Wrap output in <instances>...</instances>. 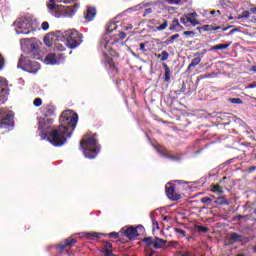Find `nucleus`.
<instances>
[{
    "label": "nucleus",
    "mask_w": 256,
    "mask_h": 256,
    "mask_svg": "<svg viewBox=\"0 0 256 256\" xmlns=\"http://www.w3.org/2000/svg\"><path fill=\"white\" fill-rule=\"evenodd\" d=\"M13 127V112L2 108L0 109V128L11 129Z\"/></svg>",
    "instance_id": "0eeeda50"
},
{
    "label": "nucleus",
    "mask_w": 256,
    "mask_h": 256,
    "mask_svg": "<svg viewBox=\"0 0 256 256\" xmlns=\"http://www.w3.org/2000/svg\"><path fill=\"white\" fill-rule=\"evenodd\" d=\"M233 33H235V29H232V30L230 31V35L233 34Z\"/></svg>",
    "instance_id": "338daca9"
},
{
    "label": "nucleus",
    "mask_w": 256,
    "mask_h": 256,
    "mask_svg": "<svg viewBox=\"0 0 256 256\" xmlns=\"http://www.w3.org/2000/svg\"><path fill=\"white\" fill-rule=\"evenodd\" d=\"M154 249H165L167 247V240L159 237L154 238Z\"/></svg>",
    "instance_id": "6ab92c4d"
},
{
    "label": "nucleus",
    "mask_w": 256,
    "mask_h": 256,
    "mask_svg": "<svg viewBox=\"0 0 256 256\" xmlns=\"http://www.w3.org/2000/svg\"><path fill=\"white\" fill-rule=\"evenodd\" d=\"M216 205H229V200L224 199L223 197H219L216 201H215Z\"/></svg>",
    "instance_id": "7c9ffc66"
},
{
    "label": "nucleus",
    "mask_w": 256,
    "mask_h": 256,
    "mask_svg": "<svg viewBox=\"0 0 256 256\" xmlns=\"http://www.w3.org/2000/svg\"><path fill=\"white\" fill-rule=\"evenodd\" d=\"M230 239H231L232 241H239V240L241 239V235H239V234H237V233H232V234L230 235Z\"/></svg>",
    "instance_id": "ea45409f"
},
{
    "label": "nucleus",
    "mask_w": 256,
    "mask_h": 256,
    "mask_svg": "<svg viewBox=\"0 0 256 256\" xmlns=\"http://www.w3.org/2000/svg\"><path fill=\"white\" fill-rule=\"evenodd\" d=\"M171 30H175V31H181V29H183V26H181V24L179 23V19H174L172 21V24L170 26Z\"/></svg>",
    "instance_id": "b1692460"
},
{
    "label": "nucleus",
    "mask_w": 256,
    "mask_h": 256,
    "mask_svg": "<svg viewBox=\"0 0 256 256\" xmlns=\"http://www.w3.org/2000/svg\"><path fill=\"white\" fill-rule=\"evenodd\" d=\"M51 4H48V9L50 11H55V9H57V7H59V5L54 4V3H64L65 5L69 4V3H73L75 2V0H49Z\"/></svg>",
    "instance_id": "f3484780"
},
{
    "label": "nucleus",
    "mask_w": 256,
    "mask_h": 256,
    "mask_svg": "<svg viewBox=\"0 0 256 256\" xmlns=\"http://www.w3.org/2000/svg\"><path fill=\"white\" fill-rule=\"evenodd\" d=\"M140 51L147 53V49H145V43H140Z\"/></svg>",
    "instance_id": "864d4df0"
},
{
    "label": "nucleus",
    "mask_w": 256,
    "mask_h": 256,
    "mask_svg": "<svg viewBox=\"0 0 256 256\" xmlns=\"http://www.w3.org/2000/svg\"><path fill=\"white\" fill-rule=\"evenodd\" d=\"M95 15H97V10L93 7H88L84 14V19H86V21H93V19H95Z\"/></svg>",
    "instance_id": "a211bd4d"
},
{
    "label": "nucleus",
    "mask_w": 256,
    "mask_h": 256,
    "mask_svg": "<svg viewBox=\"0 0 256 256\" xmlns=\"http://www.w3.org/2000/svg\"><path fill=\"white\" fill-rule=\"evenodd\" d=\"M4 65H5V59H3V56H1L0 54V70L3 69Z\"/></svg>",
    "instance_id": "3c124183"
},
{
    "label": "nucleus",
    "mask_w": 256,
    "mask_h": 256,
    "mask_svg": "<svg viewBox=\"0 0 256 256\" xmlns=\"http://www.w3.org/2000/svg\"><path fill=\"white\" fill-rule=\"evenodd\" d=\"M59 51H65V47H63V45H60V48H58Z\"/></svg>",
    "instance_id": "052dcab7"
},
{
    "label": "nucleus",
    "mask_w": 256,
    "mask_h": 256,
    "mask_svg": "<svg viewBox=\"0 0 256 256\" xmlns=\"http://www.w3.org/2000/svg\"><path fill=\"white\" fill-rule=\"evenodd\" d=\"M213 191H214V193H220V192H221V187H219V186H214Z\"/></svg>",
    "instance_id": "6e6d98bb"
},
{
    "label": "nucleus",
    "mask_w": 256,
    "mask_h": 256,
    "mask_svg": "<svg viewBox=\"0 0 256 256\" xmlns=\"http://www.w3.org/2000/svg\"><path fill=\"white\" fill-rule=\"evenodd\" d=\"M119 26L117 25L116 22H112L110 24H108L106 31L107 33H113L115 30H117Z\"/></svg>",
    "instance_id": "cd10ccee"
},
{
    "label": "nucleus",
    "mask_w": 256,
    "mask_h": 256,
    "mask_svg": "<svg viewBox=\"0 0 256 256\" xmlns=\"http://www.w3.org/2000/svg\"><path fill=\"white\" fill-rule=\"evenodd\" d=\"M230 103H234L235 105H241V103H243V100H241V98H231Z\"/></svg>",
    "instance_id": "a19ab883"
},
{
    "label": "nucleus",
    "mask_w": 256,
    "mask_h": 256,
    "mask_svg": "<svg viewBox=\"0 0 256 256\" xmlns=\"http://www.w3.org/2000/svg\"><path fill=\"white\" fill-rule=\"evenodd\" d=\"M44 44H45L47 47H51V41H49V36H45V37H44Z\"/></svg>",
    "instance_id": "de8ad7c7"
},
{
    "label": "nucleus",
    "mask_w": 256,
    "mask_h": 256,
    "mask_svg": "<svg viewBox=\"0 0 256 256\" xmlns=\"http://www.w3.org/2000/svg\"><path fill=\"white\" fill-rule=\"evenodd\" d=\"M67 255L71 256V251H66Z\"/></svg>",
    "instance_id": "69168bd1"
},
{
    "label": "nucleus",
    "mask_w": 256,
    "mask_h": 256,
    "mask_svg": "<svg viewBox=\"0 0 256 256\" xmlns=\"http://www.w3.org/2000/svg\"><path fill=\"white\" fill-rule=\"evenodd\" d=\"M188 19H191L192 21H197L195 18L197 17V12H192L187 14Z\"/></svg>",
    "instance_id": "37998d69"
},
{
    "label": "nucleus",
    "mask_w": 256,
    "mask_h": 256,
    "mask_svg": "<svg viewBox=\"0 0 256 256\" xmlns=\"http://www.w3.org/2000/svg\"><path fill=\"white\" fill-rule=\"evenodd\" d=\"M169 11H175V7H169Z\"/></svg>",
    "instance_id": "e2e57ef3"
},
{
    "label": "nucleus",
    "mask_w": 256,
    "mask_h": 256,
    "mask_svg": "<svg viewBox=\"0 0 256 256\" xmlns=\"http://www.w3.org/2000/svg\"><path fill=\"white\" fill-rule=\"evenodd\" d=\"M104 256H115L113 254V244H111V242H104Z\"/></svg>",
    "instance_id": "aec40b11"
},
{
    "label": "nucleus",
    "mask_w": 256,
    "mask_h": 256,
    "mask_svg": "<svg viewBox=\"0 0 256 256\" xmlns=\"http://www.w3.org/2000/svg\"><path fill=\"white\" fill-rule=\"evenodd\" d=\"M64 59L65 57H63V54L57 55L50 53L45 57L44 63L45 65H61V62L64 61Z\"/></svg>",
    "instance_id": "9d476101"
},
{
    "label": "nucleus",
    "mask_w": 256,
    "mask_h": 256,
    "mask_svg": "<svg viewBox=\"0 0 256 256\" xmlns=\"http://www.w3.org/2000/svg\"><path fill=\"white\" fill-rule=\"evenodd\" d=\"M154 148L156 149V151H158L159 155L161 157H164L165 159H169L170 161H176V162L183 160V154H176V155L169 154V150L160 145L154 146Z\"/></svg>",
    "instance_id": "1a4fd4ad"
},
{
    "label": "nucleus",
    "mask_w": 256,
    "mask_h": 256,
    "mask_svg": "<svg viewBox=\"0 0 256 256\" xmlns=\"http://www.w3.org/2000/svg\"><path fill=\"white\" fill-rule=\"evenodd\" d=\"M195 231H198L199 233H207V231H209V229L205 226H200V225H196L194 227Z\"/></svg>",
    "instance_id": "2f4dec72"
},
{
    "label": "nucleus",
    "mask_w": 256,
    "mask_h": 256,
    "mask_svg": "<svg viewBox=\"0 0 256 256\" xmlns=\"http://www.w3.org/2000/svg\"><path fill=\"white\" fill-rule=\"evenodd\" d=\"M163 67L165 70L164 81L165 83H169V81H171V69L166 63L163 64Z\"/></svg>",
    "instance_id": "5701e85b"
},
{
    "label": "nucleus",
    "mask_w": 256,
    "mask_h": 256,
    "mask_svg": "<svg viewBox=\"0 0 256 256\" xmlns=\"http://www.w3.org/2000/svg\"><path fill=\"white\" fill-rule=\"evenodd\" d=\"M231 47V42L228 44H217L211 47V51H224V49H229Z\"/></svg>",
    "instance_id": "4be33fe9"
},
{
    "label": "nucleus",
    "mask_w": 256,
    "mask_h": 256,
    "mask_svg": "<svg viewBox=\"0 0 256 256\" xmlns=\"http://www.w3.org/2000/svg\"><path fill=\"white\" fill-rule=\"evenodd\" d=\"M201 203H203L204 205H211V203H213V198L203 197L201 198Z\"/></svg>",
    "instance_id": "f704fd0d"
},
{
    "label": "nucleus",
    "mask_w": 256,
    "mask_h": 256,
    "mask_svg": "<svg viewBox=\"0 0 256 256\" xmlns=\"http://www.w3.org/2000/svg\"><path fill=\"white\" fill-rule=\"evenodd\" d=\"M150 219L152 220L153 231H155V229L159 230V222L153 219V213L150 214Z\"/></svg>",
    "instance_id": "72a5a7b5"
},
{
    "label": "nucleus",
    "mask_w": 256,
    "mask_h": 256,
    "mask_svg": "<svg viewBox=\"0 0 256 256\" xmlns=\"http://www.w3.org/2000/svg\"><path fill=\"white\" fill-rule=\"evenodd\" d=\"M122 232L124 233L125 237H128V239H135V237H139V232L137 231V228L133 226L128 228H122Z\"/></svg>",
    "instance_id": "ddd939ff"
},
{
    "label": "nucleus",
    "mask_w": 256,
    "mask_h": 256,
    "mask_svg": "<svg viewBox=\"0 0 256 256\" xmlns=\"http://www.w3.org/2000/svg\"><path fill=\"white\" fill-rule=\"evenodd\" d=\"M41 114L43 117L38 118V129L42 139H48L49 143L54 147H62L67 143V139H71L73 131L77 127L79 121V115L72 110H66L62 112L60 116V123L57 128L53 129L51 133V125H53V117L55 115V107L52 105H44L41 108Z\"/></svg>",
    "instance_id": "f257e3e1"
},
{
    "label": "nucleus",
    "mask_w": 256,
    "mask_h": 256,
    "mask_svg": "<svg viewBox=\"0 0 256 256\" xmlns=\"http://www.w3.org/2000/svg\"><path fill=\"white\" fill-rule=\"evenodd\" d=\"M143 241L148 247H154L155 245V238L153 237H146L143 239Z\"/></svg>",
    "instance_id": "c85d7f7f"
},
{
    "label": "nucleus",
    "mask_w": 256,
    "mask_h": 256,
    "mask_svg": "<svg viewBox=\"0 0 256 256\" xmlns=\"http://www.w3.org/2000/svg\"><path fill=\"white\" fill-rule=\"evenodd\" d=\"M168 247H173L174 249H179V242L170 241V242H168Z\"/></svg>",
    "instance_id": "4c0bfd02"
},
{
    "label": "nucleus",
    "mask_w": 256,
    "mask_h": 256,
    "mask_svg": "<svg viewBox=\"0 0 256 256\" xmlns=\"http://www.w3.org/2000/svg\"><path fill=\"white\" fill-rule=\"evenodd\" d=\"M251 11L254 15H256V7L255 8H251Z\"/></svg>",
    "instance_id": "680f3d73"
},
{
    "label": "nucleus",
    "mask_w": 256,
    "mask_h": 256,
    "mask_svg": "<svg viewBox=\"0 0 256 256\" xmlns=\"http://www.w3.org/2000/svg\"><path fill=\"white\" fill-rule=\"evenodd\" d=\"M7 88V81L4 78L0 77V105L5 103V89Z\"/></svg>",
    "instance_id": "2eb2a0df"
},
{
    "label": "nucleus",
    "mask_w": 256,
    "mask_h": 256,
    "mask_svg": "<svg viewBox=\"0 0 256 256\" xmlns=\"http://www.w3.org/2000/svg\"><path fill=\"white\" fill-rule=\"evenodd\" d=\"M111 45H113V42H111L109 39L104 38L100 41V49L106 59L105 61V65L106 67H110V69H115V64H113V59H111L109 57V51H111L112 47Z\"/></svg>",
    "instance_id": "423d86ee"
},
{
    "label": "nucleus",
    "mask_w": 256,
    "mask_h": 256,
    "mask_svg": "<svg viewBox=\"0 0 256 256\" xmlns=\"http://www.w3.org/2000/svg\"><path fill=\"white\" fill-rule=\"evenodd\" d=\"M138 229H140L141 231H143L144 228H143V226L140 225V226H138Z\"/></svg>",
    "instance_id": "0e129e2a"
},
{
    "label": "nucleus",
    "mask_w": 256,
    "mask_h": 256,
    "mask_svg": "<svg viewBox=\"0 0 256 256\" xmlns=\"http://www.w3.org/2000/svg\"><path fill=\"white\" fill-rule=\"evenodd\" d=\"M183 34L186 35V36L190 35L191 37H193L195 35V32H193V31H185Z\"/></svg>",
    "instance_id": "5fc2aeb1"
},
{
    "label": "nucleus",
    "mask_w": 256,
    "mask_h": 256,
    "mask_svg": "<svg viewBox=\"0 0 256 256\" xmlns=\"http://www.w3.org/2000/svg\"><path fill=\"white\" fill-rule=\"evenodd\" d=\"M33 103L35 107H41V105H43V100H41V98H35Z\"/></svg>",
    "instance_id": "79ce46f5"
},
{
    "label": "nucleus",
    "mask_w": 256,
    "mask_h": 256,
    "mask_svg": "<svg viewBox=\"0 0 256 256\" xmlns=\"http://www.w3.org/2000/svg\"><path fill=\"white\" fill-rule=\"evenodd\" d=\"M167 25H168L167 21H164L163 24H161L156 28V31H165V29H167Z\"/></svg>",
    "instance_id": "58836bf2"
},
{
    "label": "nucleus",
    "mask_w": 256,
    "mask_h": 256,
    "mask_svg": "<svg viewBox=\"0 0 256 256\" xmlns=\"http://www.w3.org/2000/svg\"><path fill=\"white\" fill-rule=\"evenodd\" d=\"M174 231H175L177 237H179V239H181V238L185 237V235H187V232L180 228H175Z\"/></svg>",
    "instance_id": "c756f323"
},
{
    "label": "nucleus",
    "mask_w": 256,
    "mask_h": 256,
    "mask_svg": "<svg viewBox=\"0 0 256 256\" xmlns=\"http://www.w3.org/2000/svg\"><path fill=\"white\" fill-rule=\"evenodd\" d=\"M175 39H179V34H174L168 39H166L163 43L164 45H172V43H175Z\"/></svg>",
    "instance_id": "a878e982"
},
{
    "label": "nucleus",
    "mask_w": 256,
    "mask_h": 256,
    "mask_svg": "<svg viewBox=\"0 0 256 256\" xmlns=\"http://www.w3.org/2000/svg\"><path fill=\"white\" fill-rule=\"evenodd\" d=\"M165 3H169V5H179L181 0H157L156 2H143L135 6V8H129L126 11H139V9H145V7H151V5H165Z\"/></svg>",
    "instance_id": "6e6552de"
},
{
    "label": "nucleus",
    "mask_w": 256,
    "mask_h": 256,
    "mask_svg": "<svg viewBox=\"0 0 256 256\" xmlns=\"http://www.w3.org/2000/svg\"><path fill=\"white\" fill-rule=\"evenodd\" d=\"M131 29H133V25H131V24H128L127 26H124L125 31H129Z\"/></svg>",
    "instance_id": "4d7b16f0"
},
{
    "label": "nucleus",
    "mask_w": 256,
    "mask_h": 256,
    "mask_svg": "<svg viewBox=\"0 0 256 256\" xmlns=\"http://www.w3.org/2000/svg\"><path fill=\"white\" fill-rule=\"evenodd\" d=\"M180 256H193V254L191 252H188V251H181Z\"/></svg>",
    "instance_id": "8fccbe9b"
},
{
    "label": "nucleus",
    "mask_w": 256,
    "mask_h": 256,
    "mask_svg": "<svg viewBox=\"0 0 256 256\" xmlns=\"http://www.w3.org/2000/svg\"><path fill=\"white\" fill-rule=\"evenodd\" d=\"M256 170V167L255 166H251L250 168H249V172L250 173H253V171H255Z\"/></svg>",
    "instance_id": "13d9d810"
},
{
    "label": "nucleus",
    "mask_w": 256,
    "mask_h": 256,
    "mask_svg": "<svg viewBox=\"0 0 256 256\" xmlns=\"http://www.w3.org/2000/svg\"><path fill=\"white\" fill-rule=\"evenodd\" d=\"M20 45L24 56L22 55L18 61V69H23L27 73H37L41 69L39 62L30 59H39V43L35 38H24L20 40ZM30 58V59H29Z\"/></svg>",
    "instance_id": "f03ea898"
},
{
    "label": "nucleus",
    "mask_w": 256,
    "mask_h": 256,
    "mask_svg": "<svg viewBox=\"0 0 256 256\" xmlns=\"http://www.w3.org/2000/svg\"><path fill=\"white\" fill-rule=\"evenodd\" d=\"M250 71H253V73H256V65L252 66V67L250 68Z\"/></svg>",
    "instance_id": "bf43d9fd"
},
{
    "label": "nucleus",
    "mask_w": 256,
    "mask_h": 256,
    "mask_svg": "<svg viewBox=\"0 0 256 256\" xmlns=\"http://www.w3.org/2000/svg\"><path fill=\"white\" fill-rule=\"evenodd\" d=\"M166 195L169 199H172L173 201H179L180 197L175 192V187L169 186V184L166 185Z\"/></svg>",
    "instance_id": "4468645a"
},
{
    "label": "nucleus",
    "mask_w": 256,
    "mask_h": 256,
    "mask_svg": "<svg viewBox=\"0 0 256 256\" xmlns=\"http://www.w3.org/2000/svg\"><path fill=\"white\" fill-rule=\"evenodd\" d=\"M101 235H104L105 237L108 236L112 239H119V233H117V232H111L109 234H101V233H97V232L86 233V236L88 237V239H99V237H101Z\"/></svg>",
    "instance_id": "9b49d317"
},
{
    "label": "nucleus",
    "mask_w": 256,
    "mask_h": 256,
    "mask_svg": "<svg viewBox=\"0 0 256 256\" xmlns=\"http://www.w3.org/2000/svg\"><path fill=\"white\" fill-rule=\"evenodd\" d=\"M220 5H221V7H223V9H227V7H229V5H231V1H229V0H220Z\"/></svg>",
    "instance_id": "e433bc0d"
},
{
    "label": "nucleus",
    "mask_w": 256,
    "mask_h": 256,
    "mask_svg": "<svg viewBox=\"0 0 256 256\" xmlns=\"http://www.w3.org/2000/svg\"><path fill=\"white\" fill-rule=\"evenodd\" d=\"M150 13H153V9L147 8V9H145L143 16L147 17V15H150Z\"/></svg>",
    "instance_id": "09e8293b"
},
{
    "label": "nucleus",
    "mask_w": 256,
    "mask_h": 256,
    "mask_svg": "<svg viewBox=\"0 0 256 256\" xmlns=\"http://www.w3.org/2000/svg\"><path fill=\"white\" fill-rule=\"evenodd\" d=\"M43 31H48L49 30V22L44 21L41 25Z\"/></svg>",
    "instance_id": "a18cd8bd"
},
{
    "label": "nucleus",
    "mask_w": 256,
    "mask_h": 256,
    "mask_svg": "<svg viewBox=\"0 0 256 256\" xmlns=\"http://www.w3.org/2000/svg\"><path fill=\"white\" fill-rule=\"evenodd\" d=\"M77 243V240L75 238L66 239L64 243L56 246V249H59L60 253H63L65 251V247H73Z\"/></svg>",
    "instance_id": "dca6fc26"
},
{
    "label": "nucleus",
    "mask_w": 256,
    "mask_h": 256,
    "mask_svg": "<svg viewBox=\"0 0 256 256\" xmlns=\"http://www.w3.org/2000/svg\"><path fill=\"white\" fill-rule=\"evenodd\" d=\"M203 29L204 31H218V29H221V26L213 27L211 25H204Z\"/></svg>",
    "instance_id": "473e14b6"
},
{
    "label": "nucleus",
    "mask_w": 256,
    "mask_h": 256,
    "mask_svg": "<svg viewBox=\"0 0 256 256\" xmlns=\"http://www.w3.org/2000/svg\"><path fill=\"white\" fill-rule=\"evenodd\" d=\"M180 22L182 25H187V23H191L194 27L195 25H199V21L197 20H191V18H188V16H183L180 18Z\"/></svg>",
    "instance_id": "412c9836"
},
{
    "label": "nucleus",
    "mask_w": 256,
    "mask_h": 256,
    "mask_svg": "<svg viewBox=\"0 0 256 256\" xmlns=\"http://www.w3.org/2000/svg\"><path fill=\"white\" fill-rule=\"evenodd\" d=\"M97 134L90 136L87 140L80 142V149L83 151V155L86 159H95L101 151V146L97 142Z\"/></svg>",
    "instance_id": "20e7f679"
},
{
    "label": "nucleus",
    "mask_w": 256,
    "mask_h": 256,
    "mask_svg": "<svg viewBox=\"0 0 256 256\" xmlns=\"http://www.w3.org/2000/svg\"><path fill=\"white\" fill-rule=\"evenodd\" d=\"M193 88H191V86H189L188 88H187V90H186V93H185V95L187 96V97H191V95H193Z\"/></svg>",
    "instance_id": "49530a36"
},
{
    "label": "nucleus",
    "mask_w": 256,
    "mask_h": 256,
    "mask_svg": "<svg viewBox=\"0 0 256 256\" xmlns=\"http://www.w3.org/2000/svg\"><path fill=\"white\" fill-rule=\"evenodd\" d=\"M187 89H188L187 84L185 82H183L182 86L180 88V93H184V95H185V93H187Z\"/></svg>",
    "instance_id": "c03bdc74"
},
{
    "label": "nucleus",
    "mask_w": 256,
    "mask_h": 256,
    "mask_svg": "<svg viewBox=\"0 0 256 256\" xmlns=\"http://www.w3.org/2000/svg\"><path fill=\"white\" fill-rule=\"evenodd\" d=\"M118 37H119V39L123 40V39H125V37H127V34L125 32H120L118 34Z\"/></svg>",
    "instance_id": "603ef678"
},
{
    "label": "nucleus",
    "mask_w": 256,
    "mask_h": 256,
    "mask_svg": "<svg viewBox=\"0 0 256 256\" xmlns=\"http://www.w3.org/2000/svg\"><path fill=\"white\" fill-rule=\"evenodd\" d=\"M201 63V57L197 56L194 59H192L191 63L188 66V70H190L192 67H197Z\"/></svg>",
    "instance_id": "393cba45"
},
{
    "label": "nucleus",
    "mask_w": 256,
    "mask_h": 256,
    "mask_svg": "<svg viewBox=\"0 0 256 256\" xmlns=\"http://www.w3.org/2000/svg\"><path fill=\"white\" fill-rule=\"evenodd\" d=\"M79 9V4H74L73 6H67L62 9L63 17H73L77 10Z\"/></svg>",
    "instance_id": "f8f14e48"
},
{
    "label": "nucleus",
    "mask_w": 256,
    "mask_h": 256,
    "mask_svg": "<svg viewBox=\"0 0 256 256\" xmlns=\"http://www.w3.org/2000/svg\"><path fill=\"white\" fill-rule=\"evenodd\" d=\"M55 37L57 41L64 42L69 49H77L83 43V34L77 30H58Z\"/></svg>",
    "instance_id": "7ed1b4c3"
},
{
    "label": "nucleus",
    "mask_w": 256,
    "mask_h": 256,
    "mask_svg": "<svg viewBox=\"0 0 256 256\" xmlns=\"http://www.w3.org/2000/svg\"><path fill=\"white\" fill-rule=\"evenodd\" d=\"M250 15L249 11H244L241 15L237 16V19H249Z\"/></svg>",
    "instance_id": "c9c22d12"
},
{
    "label": "nucleus",
    "mask_w": 256,
    "mask_h": 256,
    "mask_svg": "<svg viewBox=\"0 0 256 256\" xmlns=\"http://www.w3.org/2000/svg\"><path fill=\"white\" fill-rule=\"evenodd\" d=\"M17 35H29L33 31V19L31 17L18 18L13 23Z\"/></svg>",
    "instance_id": "39448f33"
},
{
    "label": "nucleus",
    "mask_w": 256,
    "mask_h": 256,
    "mask_svg": "<svg viewBox=\"0 0 256 256\" xmlns=\"http://www.w3.org/2000/svg\"><path fill=\"white\" fill-rule=\"evenodd\" d=\"M164 220H165V221H169V217H167V216L164 217Z\"/></svg>",
    "instance_id": "774afa93"
},
{
    "label": "nucleus",
    "mask_w": 256,
    "mask_h": 256,
    "mask_svg": "<svg viewBox=\"0 0 256 256\" xmlns=\"http://www.w3.org/2000/svg\"><path fill=\"white\" fill-rule=\"evenodd\" d=\"M156 57L160 59V61H167V59H169V52L164 50L161 54H156Z\"/></svg>",
    "instance_id": "bb28decb"
}]
</instances>
